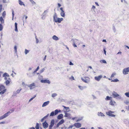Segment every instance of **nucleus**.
Wrapping results in <instances>:
<instances>
[{
  "label": "nucleus",
  "instance_id": "f257e3e1",
  "mask_svg": "<svg viewBox=\"0 0 129 129\" xmlns=\"http://www.w3.org/2000/svg\"><path fill=\"white\" fill-rule=\"evenodd\" d=\"M112 95L114 98H117V99H121L122 98L119 94H118L117 92L113 91L112 93Z\"/></svg>",
  "mask_w": 129,
  "mask_h": 129
},
{
  "label": "nucleus",
  "instance_id": "f03ea898",
  "mask_svg": "<svg viewBox=\"0 0 129 129\" xmlns=\"http://www.w3.org/2000/svg\"><path fill=\"white\" fill-rule=\"evenodd\" d=\"M11 113L10 111H8V112L5 113L3 115L0 117V120H2L4 118H6L7 117L9 116Z\"/></svg>",
  "mask_w": 129,
  "mask_h": 129
},
{
  "label": "nucleus",
  "instance_id": "7ed1b4c3",
  "mask_svg": "<svg viewBox=\"0 0 129 129\" xmlns=\"http://www.w3.org/2000/svg\"><path fill=\"white\" fill-rule=\"evenodd\" d=\"M114 113V112L111 111H109L108 112H106V114L108 115L111 116L112 117H115V115L113 114Z\"/></svg>",
  "mask_w": 129,
  "mask_h": 129
},
{
  "label": "nucleus",
  "instance_id": "20e7f679",
  "mask_svg": "<svg viewBox=\"0 0 129 129\" xmlns=\"http://www.w3.org/2000/svg\"><path fill=\"white\" fill-rule=\"evenodd\" d=\"M81 78L82 81L85 83H88L89 81V78L88 77H81Z\"/></svg>",
  "mask_w": 129,
  "mask_h": 129
},
{
  "label": "nucleus",
  "instance_id": "39448f33",
  "mask_svg": "<svg viewBox=\"0 0 129 129\" xmlns=\"http://www.w3.org/2000/svg\"><path fill=\"white\" fill-rule=\"evenodd\" d=\"M27 86L30 89V90L35 88L36 87L35 84L34 83H33L29 84H28Z\"/></svg>",
  "mask_w": 129,
  "mask_h": 129
},
{
  "label": "nucleus",
  "instance_id": "423d86ee",
  "mask_svg": "<svg viewBox=\"0 0 129 129\" xmlns=\"http://www.w3.org/2000/svg\"><path fill=\"white\" fill-rule=\"evenodd\" d=\"M122 72L124 75H126L128 74L129 72V67L124 69L123 70Z\"/></svg>",
  "mask_w": 129,
  "mask_h": 129
},
{
  "label": "nucleus",
  "instance_id": "0eeeda50",
  "mask_svg": "<svg viewBox=\"0 0 129 129\" xmlns=\"http://www.w3.org/2000/svg\"><path fill=\"white\" fill-rule=\"evenodd\" d=\"M48 11V10H45L42 15V18L43 19H45L46 17L45 15L47 14Z\"/></svg>",
  "mask_w": 129,
  "mask_h": 129
},
{
  "label": "nucleus",
  "instance_id": "6e6552de",
  "mask_svg": "<svg viewBox=\"0 0 129 129\" xmlns=\"http://www.w3.org/2000/svg\"><path fill=\"white\" fill-rule=\"evenodd\" d=\"M55 120L54 119L52 120L50 122V125L49 126V129H52V127L54 124Z\"/></svg>",
  "mask_w": 129,
  "mask_h": 129
},
{
  "label": "nucleus",
  "instance_id": "1a4fd4ad",
  "mask_svg": "<svg viewBox=\"0 0 129 129\" xmlns=\"http://www.w3.org/2000/svg\"><path fill=\"white\" fill-rule=\"evenodd\" d=\"M40 82L41 83H47L48 84H50V82L49 80L47 79H41Z\"/></svg>",
  "mask_w": 129,
  "mask_h": 129
},
{
  "label": "nucleus",
  "instance_id": "9d476101",
  "mask_svg": "<svg viewBox=\"0 0 129 129\" xmlns=\"http://www.w3.org/2000/svg\"><path fill=\"white\" fill-rule=\"evenodd\" d=\"M43 127L45 128H47L48 126V123L46 122V121H45L44 122L42 123Z\"/></svg>",
  "mask_w": 129,
  "mask_h": 129
},
{
  "label": "nucleus",
  "instance_id": "9b49d317",
  "mask_svg": "<svg viewBox=\"0 0 129 129\" xmlns=\"http://www.w3.org/2000/svg\"><path fill=\"white\" fill-rule=\"evenodd\" d=\"M102 77V75H100L98 76H96L95 77L94 79L96 81H99Z\"/></svg>",
  "mask_w": 129,
  "mask_h": 129
},
{
  "label": "nucleus",
  "instance_id": "f8f14e48",
  "mask_svg": "<svg viewBox=\"0 0 129 129\" xmlns=\"http://www.w3.org/2000/svg\"><path fill=\"white\" fill-rule=\"evenodd\" d=\"M96 8L94 6H92L91 9V11L93 14H95V9Z\"/></svg>",
  "mask_w": 129,
  "mask_h": 129
},
{
  "label": "nucleus",
  "instance_id": "ddd939ff",
  "mask_svg": "<svg viewBox=\"0 0 129 129\" xmlns=\"http://www.w3.org/2000/svg\"><path fill=\"white\" fill-rule=\"evenodd\" d=\"M64 122V120L62 119L57 124L56 127H58L59 125L63 124Z\"/></svg>",
  "mask_w": 129,
  "mask_h": 129
},
{
  "label": "nucleus",
  "instance_id": "4468645a",
  "mask_svg": "<svg viewBox=\"0 0 129 129\" xmlns=\"http://www.w3.org/2000/svg\"><path fill=\"white\" fill-rule=\"evenodd\" d=\"M74 126L77 128H79L81 126V125L80 123H75Z\"/></svg>",
  "mask_w": 129,
  "mask_h": 129
},
{
  "label": "nucleus",
  "instance_id": "2eb2a0df",
  "mask_svg": "<svg viewBox=\"0 0 129 129\" xmlns=\"http://www.w3.org/2000/svg\"><path fill=\"white\" fill-rule=\"evenodd\" d=\"M63 20V19L62 18H58L57 19L56 21H55V22H58V23H60L61 22V21H62Z\"/></svg>",
  "mask_w": 129,
  "mask_h": 129
},
{
  "label": "nucleus",
  "instance_id": "dca6fc26",
  "mask_svg": "<svg viewBox=\"0 0 129 129\" xmlns=\"http://www.w3.org/2000/svg\"><path fill=\"white\" fill-rule=\"evenodd\" d=\"M49 103L50 102L49 101L44 102L43 104L42 107H44L47 106L49 104Z\"/></svg>",
  "mask_w": 129,
  "mask_h": 129
},
{
  "label": "nucleus",
  "instance_id": "f3484780",
  "mask_svg": "<svg viewBox=\"0 0 129 129\" xmlns=\"http://www.w3.org/2000/svg\"><path fill=\"white\" fill-rule=\"evenodd\" d=\"M71 41L73 43H76L79 42V41L76 39H72L71 40Z\"/></svg>",
  "mask_w": 129,
  "mask_h": 129
},
{
  "label": "nucleus",
  "instance_id": "a211bd4d",
  "mask_svg": "<svg viewBox=\"0 0 129 129\" xmlns=\"http://www.w3.org/2000/svg\"><path fill=\"white\" fill-rule=\"evenodd\" d=\"M22 89L21 88L20 89H18L17 90L16 92H14V94L13 95L16 96L17 94H18L20 92V91Z\"/></svg>",
  "mask_w": 129,
  "mask_h": 129
},
{
  "label": "nucleus",
  "instance_id": "6ab92c4d",
  "mask_svg": "<svg viewBox=\"0 0 129 129\" xmlns=\"http://www.w3.org/2000/svg\"><path fill=\"white\" fill-rule=\"evenodd\" d=\"M52 38L53 40L55 41H57L59 40V39L58 38V37H57L56 35L53 36H52Z\"/></svg>",
  "mask_w": 129,
  "mask_h": 129
},
{
  "label": "nucleus",
  "instance_id": "aec40b11",
  "mask_svg": "<svg viewBox=\"0 0 129 129\" xmlns=\"http://www.w3.org/2000/svg\"><path fill=\"white\" fill-rule=\"evenodd\" d=\"M98 115L99 116L104 117L105 115L104 114L101 112H98Z\"/></svg>",
  "mask_w": 129,
  "mask_h": 129
},
{
  "label": "nucleus",
  "instance_id": "412c9836",
  "mask_svg": "<svg viewBox=\"0 0 129 129\" xmlns=\"http://www.w3.org/2000/svg\"><path fill=\"white\" fill-rule=\"evenodd\" d=\"M63 115L62 114H60L58 116L57 118L58 119H60L63 118Z\"/></svg>",
  "mask_w": 129,
  "mask_h": 129
},
{
  "label": "nucleus",
  "instance_id": "4be33fe9",
  "mask_svg": "<svg viewBox=\"0 0 129 129\" xmlns=\"http://www.w3.org/2000/svg\"><path fill=\"white\" fill-rule=\"evenodd\" d=\"M57 16L56 14L55 13L53 16V21L55 22V21H56L57 19Z\"/></svg>",
  "mask_w": 129,
  "mask_h": 129
},
{
  "label": "nucleus",
  "instance_id": "5701e85b",
  "mask_svg": "<svg viewBox=\"0 0 129 129\" xmlns=\"http://www.w3.org/2000/svg\"><path fill=\"white\" fill-rule=\"evenodd\" d=\"M60 14L61 16L63 17H64L65 16V13L64 11H61Z\"/></svg>",
  "mask_w": 129,
  "mask_h": 129
},
{
  "label": "nucleus",
  "instance_id": "b1692460",
  "mask_svg": "<svg viewBox=\"0 0 129 129\" xmlns=\"http://www.w3.org/2000/svg\"><path fill=\"white\" fill-rule=\"evenodd\" d=\"M17 23L15 22V30L16 31L18 32L17 29Z\"/></svg>",
  "mask_w": 129,
  "mask_h": 129
},
{
  "label": "nucleus",
  "instance_id": "393cba45",
  "mask_svg": "<svg viewBox=\"0 0 129 129\" xmlns=\"http://www.w3.org/2000/svg\"><path fill=\"white\" fill-rule=\"evenodd\" d=\"M8 79L9 80H7L5 82V83L7 85L9 84L10 83V81L11 80V79L10 78H9Z\"/></svg>",
  "mask_w": 129,
  "mask_h": 129
},
{
  "label": "nucleus",
  "instance_id": "a878e982",
  "mask_svg": "<svg viewBox=\"0 0 129 129\" xmlns=\"http://www.w3.org/2000/svg\"><path fill=\"white\" fill-rule=\"evenodd\" d=\"M19 4L21 5H23L24 6H25L23 2L21 1V0H19Z\"/></svg>",
  "mask_w": 129,
  "mask_h": 129
},
{
  "label": "nucleus",
  "instance_id": "bb28decb",
  "mask_svg": "<svg viewBox=\"0 0 129 129\" xmlns=\"http://www.w3.org/2000/svg\"><path fill=\"white\" fill-rule=\"evenodd\" d=\"M3 77H9V74L8 73H5L3 74Z\"/></svg>",
  "mask_w": 129,
  "mask_h": 129
},
{
  "label": "nucleus",
  "instance_id": "cd10ccee",
  "mask_svg": "<svg viewBox=\"0 0 129 129\" xmlns=\"http://www.w3.org/2000/svg\"><path fill=\"white\" fill-rule=\"evenodd\" d=\"M115 102L114 101H112L111 100L110 102V105H113L115 104Z\"/></svg>",
  "mask_w": 129,
  "mask_h": 129
},
{
  "label": "nucleus",
  "instance_id": "c85d7f7f",
  "mask_svg": "<svg viewBox=\"0 0 129 129\" xmlns=\"http://www.w3.org/2000/svg\"><path fill=\"white\" fill-rule=\"evenodd\" d=\"M65 115H64L65 117H68L70 115V114L69 113H67L66 112L65 113Z\"/></svg>",
  "mask_w": 129,
  "mask_h": 129
},
{
  "label": "nucleus",
  "instance_id": "c756f323",
  "mask_svg": "<svg viewBox=\"0 0 129 129\" xmlns=\"http://www.w3.org/2000/svg\"><path fill=\"white\" fill-rule=\"evenodd\" d=\"M46 69V67H44L42 69L40 70V73H42L45 70V69Z\"/></svg>",
  "mask_w": 129,
  "mask_h": 129
},
{
  "label": "nucleus",
  "instance_id": "7c9ffc66",
  "mask_svg": "<svg viewBox=\"0 0 129 129\" xmlns=\"http://www.w3.org/2000/svg\"><path fill=\"white\" fill-rule=\"evenodd\" d=\"M57 94L56 93H53L52 94L51 96L52 98H54L57 95Z\"/></svg>",
  "mask_w": 129,
  "mask_h": 129
},
{
  "label": "nucleus",
  "instance_id": "2f4dec72",
  "mask_svg": "<svg viewBox=\"0 0 129 129\" xmlns=\"http://www.w3.org/2000/svg\"><path fill=\"white\" fill-rule=\"evenodd\" d=\"M119 81V80L117 79H114L113 80H112L111 81V82H118Z\"/></svg>",
  "mask_w": 129,
  "mask_h": 129
},
{
  "label": "nucleus",
  "instance_id": "473e14b6",
  "mask_svg": "<svg viewBox=\"0 0 129 129\" xmlns=\"http://www.w3.org/2000/svg\"><path fill=\"white\" fill-rule=\"evenodd\" d=\"M5 87L4 85L0 86V90H2L5 88Z\"/></svg>",
  "mask_w": 129,
  "mask_h": 129
},
{
  "label": "nucleus",
  "instance_id": "72a5a7b5",
  "mask_svg": "<svg viewBox=\"0 0 129 129\" xmlns=\"http://www.w3.org/2000/svg\"><path fill=\"white\" fill-rule=\"evenodd\" d=\"M58 111L57 109L55 110L54 112V113L55 114V115H56L58 113Z\"/></svg>",
  "mask_w": 129,
  "mask_h": 129
},
{
  "label": "nucleus",
  "instance_id": "f704fd0d",
  "mask_svg": "<svg viewBox=\"0 0 129 129\" xmlns=\"http://www.w3.org/2000/svg\"><path fill=\"white\" fill-rule=\"evenodd\" d=\"M6 89H4L3 90V91L0 92V94H3L6 91Z\"/></svg>",
  "mask_w": 129,
  "mask_h": 129
},
{
  "label": "nucleus",
  "instance_id": "c9c22d12",
  "mask_svg": "<svg viewBox=\"0 0 129 129\" xmlns=\"http://www.w3.org/2000/svg\"><path fill=\"white\" fill-rule=\"evenodd\" d=\"M0 21L2 23H4V20L2 17H0Z\"/></svg>",
  "mask_w": 129,
  "mask_h": 129
},
{
  "label": "nucleus",
  "instance_id": "e433bc0d",
  "mask_svg": "<svg viewBox=\"0 0 129 129\" xmlns=\"http://www.w3.org/2000/svg\"><path fill=\"white\" fill-rule=\"evenodd\" d=\"M39 69V66H38L37 68L36 69V70L33 73V74H35L36 72L38 71Z\"/></svg>",
  "mask_w": 129,
  "mask_h": 129
},
{
  "label": "nucleus",
  "instance_id": "4c0bfd02",
  "mask_svg": "<svg viewBox=\"0 0 129 129\" xmlns=\"http://www.w3.org/2000/svg\"><path fill=\"white\" fill-rule=\"evenodd\" d=\"M35 128L36 129H39V123H36Z\"/></svg>",
  "mask_w": 129,
  "mask_h": 129
},
{
  "label": "nucleus",
  "instance_id": "58836bf2",
  "mask_svg": "<svg viewBox=\"0 0 129 129\" xmlns=\"http://www.w3.org/2000/svg\"><path fill=\"white\" fill-rule=\"evenodd\" d=\"M124 94L126 97L129 98V92L125 93Z\"/></svg>",
  "mask_w": 129,
  "mask_h": 129
},
{
  "label": "nucleus",
  "instance_id": "ea45409f",
  "mask_svg": "<svg viewBox=\"0 0 129 129\" xmlns=\"http://www.w3.org/2000/svg\"><path fill=\"white\" fill-rule=\"evenodd\" d=\"M54 115H55V114L54 113V111L50 113V116H53Z\"/></svg>",
  "mask_w": 129,
  "mask_h": 129
},
{
  "label": "nucleus",
  "instance_id": "a19ab883",
  "mask_svg": "<svg viewBox=\"0 0 129 129\" xmlns=\"http://www.w3.org/2000/svg\"><path fill=\"white\" fill-rule=\"evenodd\" d=\"M29 51L27 50L26 49H25V53L26 55L29 52Z\"/></svg>",
  "mask_w": 129,
  "mask_h": 129
},
{
  "label": "nucleus",
  "instance_id": "79ce46f5",
  "mask_svg": "<svg viewBox=\"0 0 129 129\" xmlns=\"http://www.w3.org/2000/svg\"><path fill=\"white\" fill-rule=\"evenodd\" d=\"M36 95H35L32 98H31L29 100V102H30L31 101L33 100L36 97Z\"/></svg>",
  "mask_w": 129,
  "mask_h": 129
},
{
  "label": "nucleus",
  "instance_id": "37998d69",
  "mask_svg": "<svg viewBox=\"0 0 129 129\" xmlns=\"http://www.w3.org/2000/svg\"><path fill=\"white\" fill-rule=\"evenodd\" d=\"M6 14V12L5 11H4L3 12V14H2V16L4 17H5Z\"/></svg>",
  "mask_w": 129,
  "mask_h": 129
},
{
  "label": "nucleus",
  "instance_id": "c03bdc74",
  "mask_svg": "<svg viewBox=\"0 0 129 129\" xmlns=\"http://www.w3.org/2000/svg\"><path fill=\"white\" fill-rule=\"evenodd\" d=\"M62 107H64L65 109H66V110H69V107H67L64 106H62Z\"/></svg>",
  "mask_w": 129,
  "mask_h": 129
},
{
  "label": "nucleus",
  "instance_id": "a18cd8bd",
  "mask_svg": "<svg viewBox=\"0 0 129 129\" xmlns=\"http://www.w3.org/2000/svg\"><path fill=\"white\" fill-rule=\"evenodd\" d=\"M111 98V97H109L108 96H107L106 97V98L105 99V100H110V98Z\"/></svg>",
  "mask_w": 129,
  "mask_h": 129
},
{
  "label": "nucleus",
  "instance_id": "49530a36",
  "mask_svg": "<svg viewBox=\"0 0 129 129\" xmlns=\"http://www.w3.org/2000/svg\"><path fill=\"white\" fill-rule=\"evenodd\" d=\"M3 29V27L1 24H0V30H2Z\"/></svg>",
  "mask_w": 129,
  "mask_h": 129
},
{
  "label": "nucleus",
  "instance_id": "de8ad7c7",
  "mask_svg": "<svg viewBox=\"0 0 129 129\" xmlns=\"http://www.w3.org/2000/svg\"><path fill=\"white\" fill-rule=\"evenodd\" d=\"M116 74L115 73H113L111 76V77L112 78L114 77V76L116 75Z\"/></svg>",
  "mask_w": 129,
  "mask_h": 129
},
{
  "label": "nucleus",
  "instance_id": "09e8293b",
  "mask_svg": "<svg viewBox=\"0 0 129 129\" xmlns=\"http://www.w3.org/2000/svg\"><path fill=\"white\" fill-rule=\"evenodd\" d=\"M12 20H13V19L14 15V11H13V10H12Z\"/></svg>",
  "mask_w": 129,
  "mask_h": 129
},
{
  "label": "nucleus",
  "instance_id": "8fccbe9b",
  "mask_svg": "<svg viewBox=\"0 0 129 129\" xmlns=\"http://www.w3.org/2000/svg\"><path fill=\"white\" fill-rule=\"evenodd\" d=\"M14 49L15 50V52L16 53V52H17V47L16 46H14Z\"/></svg>",
  "mask_w": 129,
  "mask_h": 129
},
{
  "label": "nucleus",
  "instance_id": "3c124183",
  "mask_svg": "<svg viewBox=\"0 0 129 129\" xmlns=\"http://www.w3.org/2000/svg\"><path fill=\"white\" fill-rule=\"evenodd\" d=\"M78 87L81 90H83V88L80 86H79Z\"/></svg>",
  "mask_w": 129,
  "mask_h": 129
},
{
  "label": "nucleus",
  "instance_id": "603ef678",
  "mask_svg": "<svg viewBox=\"0 0 129 129\" xmlns=\"http://www.w3.org/2000/svg\"><path fill=\"white\" fill-rule=\"evenodd\" d=\"M43 76L41 75H39V79L41 80V79H42L43 78Z\"/></svg>",
  "mask_w": 129,
  "mask_h": 129
},
{
  "label": "nucleus",
  "instance_id": "864d4df0",
  "mask_svg": "<svg viewBox=\"0 0 129 129\" xmlns=\"http://www.w3.org/2000/svg\"><path fill=\"white\" fill-rule=\"evenodd\" d=\"M70 79H71V80H74V77H73V76H71V77H70Z\"/></svg>",
  "mask_w": 129,
  "mask_h": 129
},
{
  "label": "nucleus",
  "instance_id": "5fc2aeb1",
  "mask_svg": "<svg viewBox=\"0 0 129 129\" xmlns=\"http://www.w3.org/2000/svg\"><path fill=\"white\" fill-rule=\"evenodd\" d=\"M82 118H82V117L78 119L76 121L77 122L79 121H80V120H82Z\"/></svg>",
  "mask_w": 129,
  "mask_h": 129
},
{
  "label": "nucleus",
  "instance_id": "6e6d98bb",
  "mask_svg": "<svg viewBox=\"0 0 129 129\" xmlns=\"http://www.w3.org/2000/svg\"><path fill=\"white\" fill-rule=\"evenodd\" d=\"M102 61L103 63H107L106 61L105 60H102Z\"/></svg>",
  "mask_w": 129,
  "mask_h": 129
},
{
  "label": "nucleus",
  "instance_id": "4d7b16f0",
  "mask_svg": "<svg viewBox=\"0 0 129 129\" xmlns=\"http://www.w3.org/2000/svg\"><path fill=\"white\" fill-rule=\"evenodd\" d=\"M22 84L23 86H25L27 85L25 84L24 82H23L22 83Z\"/></svg>",
  "mask_w": 129,
  "mask_h": 129
},
{
  "label": "nucleus",
  "instance_id": "13d9d810",
  "mask_svg": "<svg viewBox=\"0 0 129 129\" xmlns=\"http://www.w3.org/2000/svg\"><path fill=\"white\" fill-rule=\"evenodd\" d=\"M27 74L28 76L30 78L32 77V76H31L30 75H29L28 73H27Z\"/></svg>",
  "mask_w": 129,
  "mask_h": 129
},
{
  "label": "nucleus",
  "instance_id": "bf43d9fd",
  "mask_svg": "<svg viewBox=\"0 0 129 129\" xmlns=\"http://www.w3.org/2000/svg\"><path fill=\"white\" fill-rule=\"evenodd\" d=\"M49 116V114H47L46 116L44 117V118H45V119L47 117H48Z\"/></svg>",
  "mask_w": 129,
  "mask_h": 129
},
{
  "label": "nucleus",
  "instance_id": "052dcab7",
  "mask_svg": "<svg viewBox=\"0 0 129 129\" xmlns=\"http://www.w3.org/2000/svg\"><path fill=\"white\" fill-rule=\"evenodd\" d=\"M29 1L32 3L35 4V3L33 0H29Z\"/></svg>",
  "mask_w": 129,
  "mask_h": 129
},
{
  "label": "nucleus",
  "instance_id": "680f3d73",
  "mask_svg": "<svg viewBox=\"0 0 129 129\" xmlns=\"http://www.w3.org/2000/svg\"><path fill=\"white\" fill-rule=\"evenodd\" d=\"M2 5H0V13L1 12V10L2 8Z\"/></svg>",
  "mask_w": 129,
  "mask_h": 129
},
{
  "label": "nucleus",
  "instance_id": "e2e57ef3",
  "mask_svg": "<svg viewBox=\"0 0 129 129\" xmlns=\"http://www.w3.org/2000/svg\"><path fill=\"white\" fill-rule=\"evenodd\" d=\"M69 65H74V64L71 61H70Z\"/></svg>",
  "mask_w": 129,
  "mask_h": 129
},
{
  "label": "nucleus",
  "instance_id": "0e129e2a",
  "mask_svg": "<svg viewBox=\"0 0 129 129\" xmlns=\"http://www.w3.org/2000/svg\"><path fill=\"white\" fill-rule=\"evenodd\" d=\"M73 46H74V47H77V45H76V44L75 43H73Z\"/></svg>",
  "mask_w": 129,
  "mask_h": 129
},
{
  "label": "nucleus",
  "instance_id": "69168bd1",
  "mask_svg": "<svg viewBox=\"0 0 129 129\" xmlns=\"http://www.w3.org/2000/svg\"><path fill=\"white\" fill-rule=\"evenodd\" d=\"M45 119V118H44V117L43 118L41 119V122H42L44 120V119Z\"/></svg>",
  "mask_w": 129,
  "mask_h": 129
},
{
  "label": "nucleus",
  "instance_id": "338daca9",
  "mask_svg": "<svg viewBox=\"0 0 129 129\" xmlns=\"http://www.w3.org/2000/svg\"><path fill=\"white\" fill-rule=\"evenodd\" d=\"M73 125H71L69 126V128H72V127H73Z\"/></svg>",
  "mask_w": 129,
  "mask_h": 129
},
{
  "label": "nucleus",
  "instance_id": "774afa93",
  "mask_svg": "<svg viewBox=\"0 0 129 129\" xmlns=\"http://www.w3.org/2000/svg\"><path fill=\"white\" fill-rule=\"evenodd\" d=\"M28 129H35V128L34 127H32L29 128Z\"/></svg>",
  "mask_w": 129,
  "mask_h": 129
}]
</instances>
